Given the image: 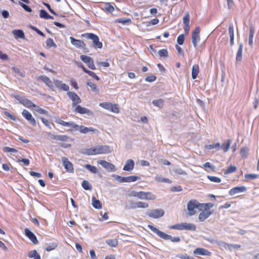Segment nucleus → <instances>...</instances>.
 <instances>
[{
  "mask_svg": "<svg viewBox=\"0 0 259 259\" xmlns=\"http://www.w3.org/2000/svg\"><path fill=\"white\" fill-rule=\"evenodd\" d=\"M55 122L57 123L61 124L63 126L71 127V129L68 130L67 131L69 132H72L73 131H79L81 133L87 134L89 132H94L96 130V129H94L93 127H88L83 125H79L72 121L66 122L61 120L59 118H57L55 120Z\"/></svg>",
  "mask_w": 259,
  "mask_h": 259,
  "instance_id": "f257e3e1",
  "label": "nucleus"
},
{
  "mask_svg": "<svg viewBox=\"0 0 259 259\" xmlns=\"http://www.w3.org/2000/svg\"><path fill=\"white\" fill-rule=\"evenodd\" d=\"M147 227L152 232L156 234L159 237L165 240H170L173 242H179L181 240L179 237H172L171 235H168L162 231L159 230L157 228L152 225H148Z\"/></svg>",
  "mask_w": 259,
  "mask_h": 259,
  "instance_id": "f03ea898",
  "label": "nucleus"
},
{
  "mask_svg": "<svg viewBox=\"0 0 259 259\" xmlns=\"http://www.w3.org/2000/svg\"><path fill=\"white\" fill-rule=\"evenodd\" d=\"M81 37H84L88 39H91L93 41L91 47L94 48L101 49L103 47L102 42L99 41V37L93 33H85L82 34Z\"/></svg>",
  "mask_w": 259,
  "mask_h": 259,
  "instance_id": "7ed1b4c3",
  "label": "nucleus"
},
{
  "mask_svg": "<svg viewBox=\"0 0 259 259\" xmlns=\"http://www.w3.org/2000/svg\"><path fill=\"white\" fill-rule=\"evenodd\" d=\"M204 239L210 243H216L219 245L221 246L222 247H223L224 248L227 249H229L230 250L232 248L238 249L241 247V245L239 244H229L222 241L215 240L210 238L204 237Z\"/></svg>",
  "mask_w": 259,
  "mask_h": 259,
  "instance_id": "20e7f679",
  "label": "nucleus"
},
{
  "mask_svg": "<svg viewBox=\"0 0 259 259\" xmlns=\"http://www.w3.org/2000/svg\"><path fill=\"white\" fill-rule=\"evenodd\" d=\"M168 228L170 229H176L178 230H188L195 231L196 226L194 224L191 223H181L174 225L169 226Z\"/></svg>",
  "mask_w": 259,
  "mask_h": 259,
  "instance_id": "39448f33",
  "label": "nucleus"
},
{
  "mask_svg": "<svg viewBox=\"0 0 259 259\" xmlns=\"http://www.w3.org/2000/svg\"><path fill=\"white\" fill-rule=\"evenodd\" d=\"M203 208L204 204H201L196 200H190L187 203V209L190 215H193L195 214V208H198L200 210H202Z\"/></svg>",
  "mask_w": 259,
  "mask_h": 259,
  "instance_id": "423d86ee",
  "label": "nucleus"
},
{
  "mask_svg": "<svg viewBox=\"0 0 259 259\" xmlns=\"http://www.w3.org/2000/svg\"><path fill=\"white\" fill-rule=\"evenodd\" d=\"M12 97L19 101L20 103L27 108H34V107H35V104L33 103L30 100L17 94H12Z\"/></svg>",
  "mask_w": 259,
  "mask_h": 259,
  "instance_id": "0eeeda50",
  "label": "nucleus"
},
{
  "mask_svg": "<svg viewBox=\"0 0 259 259\" xmlns=\"http://www.w3.org/2000/svg\"><path fill=\"white\" fill-rule=\"evenodd\" d=\"M99 106L114 113H118L119 112L118 106L115 104H112L110 102H103L100 103Z\"/></svg>",
  "mask_w": 259,
  "mask_h": 259,
  "instance_id": "6e6552de",
  "label": "nucleus"
},
{
  "mask_svg": "<svg viewBox=\"0 0 259 259\" xmlns=\"http://www.w3.org/2000/svg\"><path fill=\"white\" fill-rule=\"evenodd\" d=\"M35 78L37 80L42 81L51 91H54L55 90L53 82L47 76L45 75H40L36 77Z\"/></svg>",
  "mask_w": 259,
  "mask_h": 259,
  "instance_id": "1a4fd4ad",
  "label": "nucleus"
},
{
  "mask_svg": "<svg viewBox=\"0 0 259 259\" xmlns=\"http://www.w3.org/2000/svg\"><path fill=\"white\" fill-rule=\"evenodd\" d=\"M200 28L199 26L196 27L194 30L192 32V42L195 48H197V43L200 39Z\"/></svg>",
  "mask_w": 259,
  "mask_h": 259,
  "instance_id": "9d476101",
  "label": "nucleus"
},
{
  "mask_svg": "<svg viewBox=\"0 0 259 259\" xmlns=\"http://www.w3.org/2000/svg\"><path fill=\"white\" fill-rule=\"evenodd\" d=\"M147 214L151 218L157 219L163 216L164 214V211L162 209L150 210L147 212Z\"/></svg>",
  "mask_w": 259,
  "mask_h": 259,
  "instance_id": "9b49d317",
  "label": "nucleus"
},
{
  "mask_svg": "<svg viewBox=\"0 0 259 259\" xmlns=\"http://www.w3.org/2000/svg\"><path fill=\"white\" fill-rule=\"evenodd\" d=\"M67 96L69 98L72 100V106L75 107L76 106L77 104H79L81 102V100L80 97L74 92H68Z\"/></svg>",
  "mask_w": 259,
  "mask_h": 259,
  "instance_id": "f8f14e48",
  "label": "nucleus"
},
{
  "mask_svg": "<svg viewBox=\"0 0 259 259\" xmlns=\"http://www.w3.org/2000/svg\"><path fill=\"white\" fill-rule=\"evenodd\" d=\"M61 160L63 165L66 171L70 173L73 172V165L70 161H69L68 159L65 157H62Z\"/></svg>",
  "mask_w": 259,
  "mask_h": 259,
  "instance_id": "ddd939ff",
  "label": "nucleus"
},
{
  "mask_svg": "<svg viewBox=\"0 0 259 259\" xmlns=\"http://www.w3.org/2000/svg\"><path fill=\"white\" fill-rule=\"evenodd\" d=\"M74 112L81 114H85L89 116L94 115V112L92 111L85 107H83L80 105H77L76 106V108L74 109Z\"/></svg>",
  "mask_w": 259,
  "mask_h": 259,
  "instance_id": "4468645a",
  "label": "nucleus"
},
{
  "mask_svg": "<svg viewBox=\"0 0 259 259\" xmlns=\"http://www.w3.org/2000/svg\"><path fill=\"white\" fill-rule=\"evenodd\" d=\"M22 116L29 122L31 125L35 126L36 124L35 119L33 117L31 114L27 110L24 109L22 112Z\"/></svg>",
  "mask_w": 259,
  "mask_h": 259,
  "instance_id": "2eb2a0df",
  "label": "nucleus"
},
{
  "mask_svg": "<svg viewBox=\"0 0 259 259\" xmlns=\"http://www.w3.org/2000/svg\"><path fill=\"white\" fill-rule=\"evenodd\" d=\"M98 162L109 172L115 171L116 170L115 165L111 163L104 160H101Z\"/></svg>",
  "mask_w": 259,
  "mask_h": 259,
  "instance_id": "dca6fc26",
  "label": "nucleus"
},
{
  "mask_svg": "<svg viewBox=\"0 0 259 259\" xmlns=\"http://www.w3.org/2000/svg\"><path fill=\"white\" fill-rule=\"evenodd\" d=\"M25 235L34 244H36L38 241L35 234L28 228L25 229Z\"/></svg>",
  "mask_w": 259,
  "mask_h": 259,
  "instance_id": "f3484780",
  "label": "nucleus"
},
{
  "mask_svg": "<svg viewBox=\"0 0 259 259\" xmlns=\"http://www.w3.org/2000/svg\"><path fill=\"white\" fill-rule=\"evenodd\" d=\"M99 154H107L111 153L113 149L108 145L98 146Z\"/></svg>",
  "mask_w": 259,
  "mask_h": 259,
  "instance_id": "a211bd4d",
  "label": "nucleus"
},
{
  "mask_svg": "<svg viewBox=\"0 0 259 259\" xmlns=\"http://www.w3.org/2000/svg\"><path fill=\"white\" fill-rule=\"evenodd\" d=\"M246 191V188L245 186H242L240 187H236L231 189L229 192V194L230 196L234 195L235 194L244 192Z\"/></svg>",
  "mask_w": 259,
  "mask_h": 259,
  "instance_id": "6ab92c4d",
  "label": "nucleus"
},
{
  "mask_svg": "<svg viewBox=\"0 0 259 259\" xmlns=\"http://www.w3.org/2000/svg\"><path fill=\"white\" fill-rule=\"evenodd\" d=\"M193 253L195 255H210L211 253L208 250L202 248H197L194 251Z\"/></svg>",
  "mask_w": 259,
  "mask_h": 259,
  "instance_id": "aec40b11",
  "label": "nucleus"
},
{
  "mask_svg": "<svg viewBox=\"0 0 259 259\" xmlns=\"http://www.w3.org/2000/svg\"><path fill=\"white\" fill-rule=\"evenodd\" d=\"M70 39L71 44L77 48L81 49L82 47H84V46H86L85 44L82 40L76 39L73 37H70Z\"/></svg>",
  "mask_w": 259,
  "mask_h": 259,
  "instance_id": "412c9836",
  "label": "nucleus"
},
{
  "mask_svg": "<svg viewBox=\"0 0 259 259\" xmlns=\"http://www.w3.org/2000/svg\"><path fill=\"white\" fill-rule=\"evenodd\" d=\"M211 214V211L209 210H203L199 214L198 219L199 221L203 222L205 219L208 218Z\"/></svg>",
  "mask_w": 259,
  "mask_h": 259,
  "instance_id": "4be33fe9",
  "label": "nucleus"
},
{
  "mask_svg": "<svg viewBox=\"0 0 259 259\" xmlns=\"http://www.w3.org/2000/svg\"><path fill=\"white\" fill-rule=\"evenodd\" d=\"M135 163L134 160L132 159H128L126 160L124 166H123V169L125 171H131L134 168Z\"/></svg>",
  "mask_w": 259,
  "mask_h": 259,
  "instance_id": "5701e85b",
  "label": "nucleus"
},
{
  "mask_svg": "<svg viewBox=\"0 0 259 259\" xmlns=\"http://www.w3.org/2000/svg\"><path fill=\"white\" fill-rule=\"evenodd\" d=\"M146 195V192L144 191H140L137 192L135 191H133L131 192V195L133 197H136L142 200H146V198L145 197Z\"/></svg>",
  "mask_w": 259,
  "mask_h": 259,
  "instance_id": "b1692460",
  "label": "nucleus"
},
{
  "mask_svg": "<svg viewBox=\"0 0 259 259\" xmlns=\"http://www.w3.org/2000/svg\"><path fill=\"white\" fill-rule=\"evenodd\" d=\"M255 32V27L252 24H250L249 26V34L248 38V44L250 46L253 45V37Z\"/></svg>",
  "mask_w": 259,
  "mask_h": 259,
  "instance_id": "393cba45",
  "label": "nucleus"
},
{
  "mask_svg": "<svg viewBox=\"0 0 259 259\" xmlns=\"http://www.w3.org/2000/svg\"><path fill=\"white\" fill-rule=\"evenodd\" d=\"M12 33L16 39L25 38V34L21 29H16L12 31Z\"/></svg>",
  "mask_w": 259,
  "mask_h": 259,
  "instance_id": "a878e982",
  "label": "nucleus"
},
{
  "mask_svg": "<svg viewBox=\"0 0 259 259\" xmlns=\"http://www.w3.org/2000/svg\"><path fill=\"white\" fill-rule=\"evenodd\" d=\"M242 50H243V44L242 43H240L239 44V48L238 49L236 57V62H240L242 59Z\"/></svg>",
  "mask_w": 259,
  "mask_h": 259,
  "instance_id": "bb28decb",
  "label": "nucleus"
},
{
  "mask_svg": "<svg viewBox=\"0 0 259 259\" xmlns=\"http://www.w3.org/2000/svg\"><path fill=\"white\" fill-rule=\"evenodd\" d=\"M231 141L230 139L226 140L222 145H220V148L223 150L225 152H227L229 151Z\"/></svg>",
  "mask_w": 259,
  "mask_h": 259,
  "instance_id": "cd10ccee",
  "label": "nucleus"
},
{
  "mask_svg": "<svg viewBox=\"0 0 259 259\" xmlns=\"http://www.w3.org/2000/svg\"><path fill=\"white\" fill-rule=\"evenodd\" d=\"M92 204L93 206L96 209H100L102 208L101 202L94 196L92 198Z\"/></svg>",
  "mask_w": 259,
  "mask_h": 259,
  "instance_id": "c85d7f7f",
  "label": "nucleus"
},
{
  "mask_svg": "<svg viewBox=\"0 0 259 259\" xmlns=\"http://www.w3.org/2000/svg\"><path fill=\"white\" fill-rule=\"evenodd\" d=\"M199 72V66L198 64L194 65L192 68V78L193 79L196 78Z\"/></svg>",
  "mask_w": 259,
  "mask_h": 259,
  "instance_id": "c756f323",
  "label": "nucleus"
},
{
  "mask_svg": "<svg viewBox=\"0 0 259 259\" xmlns=\"http://www.w3.org/2000/svg\"><path fill=\"white\" fill-rule=\"evenodd\" d=\"M39 17L46 20L54 19V17L49 15L45 10H41L39 12Z\"/></svg>",
  "mask_w": 259,
  "mask_h": 259,
  "instance_id": "7c9ffc66",
  "label": "nucleus"
},
{
  "mask_svg": "<svg viewBox=\"0 0 259 259\" xmlns=\"http://www.w3.org/2000/svg\"><path fill=\"white\" fill-rule=\"evenodd\" d=\"M140 179V177L135 176H132L126 177H124V182L123 183H131L133 182H135L138 180Z\"/></svg>",
  "mask_w": 259,
  "mask_h": 259,
  "instance_id": "2f4dec72",
  "label": "nucleus"
},
{
  "mask_svg": "<svg viewBox=\"0 0 259 259\" xmlns=\"http://www.w3.org/2000/svg\"><path fill=\"white\" fill-rule=\"evenodd\" d=\"M152 104L155 106L158 107L160 108H161L163 106L164 101L162 99H159L158 100H154L152 101Z\"/></svg>",
  "mask_w": 259,
  "mask_h": 259,
  "instance_id": "473e14b6",
  "label": "nucleus"
},
{
  "mask_svg": "<svg viewBox=\"0 0 259 259\" xmlns=\"http://www.w3.org/2000/svg\"><path fill=\"white\" fill-rule=\"evenodd\" d=\"M136 208V202L132 200H128V203L125 206V209H134Z\"/></svg>",
  "mask_w": 259,
  "mask_h": 259,
  "instance_id": "72a5a7b5",
  "label": "nucleus"
},
{
  "mask_svg": "<svg viewBox=\"0 0 259 259\" xmlns=\"http://www.w3.org/2000/svg\"><path fill=\"white\" fill-rule=\"evenodd\" d=\"M155 180L156 181H157V182H161V183H168V184H170L171 183V181L169 179L162 178L161 177H160L158 175H157L155 177Z\"/></svg>",
  "mask_w": 259,
  "mask_h": 259,
  "instance_id": "f704fd0d",
  "label": "nucleus"
},
{
  "mask_svg": "<svg viewBox=\"0 0 259 259\" xmlns=\"http://www.w3.org/2000/svg\"><path fill=\"white\" fill-rule=\"evenodd\" d=\"M84 167L93 174H97L98 172V169L95 166L87 164L84 165Z\"/></svg>",
  "mask_w": 259,
  "mask_h": 259,
  "instance_id": "c9c22d12",
  "label": "nucleus"
},
{
  "mask_svg": "<svg viewBox=\"0 0 259 259\" xmlns=\"http://www.w3.org/2000/svg\"><path fill=\"white\" fill-rule=\"evenodd\" d=\"M81 186L85 190H91L92 189L91 184L87 180H83L82 181Z\"/></svg>",
  "mask_w": 259,
  "mask_h": 259,
  "instance_id": "e433bc0d",
  "label": "nucleus"
},
{
  "mask_svg": "<svg viewBox=\"0 0 259 259\" xmlns=\"http://www.w3.org/2000/svg\"><path fill=\"white\" fill-rule=\"evenodd\" d=\"M103 10H104L106 12H109L111 13L114 10V7L111 5L109 3H106L104 8H103Z\"/></svg>",
  "mask_w": 259,
  "mask_h": 259,
  "instance_id": "4c0bfd02",
  "label": "nucleus"
},
{
  "mask_svg": "<svg viewBox=\"0 0 259 259\" xmlns=\"http://www.w3.org/2000/svg\"><path fill=\"white\" fill-rule=\"evenodd\" d=\"M106 243L111 247H115L117 244L118 241L115 239H109L106 240Z\"/></svg>",
  "mask_w": 259,
  "mask_h": 259,
  "instance_id": "58836bf2",
  "label": "nucleus"
},
{
  "mask_svg": "<svg viewBox=\"0 0 259 259\" xmlns=\"http://www.w3.org/2000/svg\"><path fill=\"white\" fill-rule=\"evenodd\" d=\"M136 208H146L148 207L149 205L148 203H147L146 202L138 201V202H136Z\"/></svg>",
  "mask_w": 259,
  "mask_h": 259,
  "instance_id": "ea45409f",
  "label": "nucleus"
},
{
  "mask_svg": "<svg viewBox=\"0 0 259 259\" xmlns=\"http://www.w3.org/2000/svg\"><path fill=\"white\" fill-rule=\"evenodd\" d=\"M249 149L247 147H244L240 149V154L243 158H246L248 155Z\"/></svg>",
  "mask_w": 259,
  "mask_h": 259,
  "instance_id": "a19ab883",
  "label": "nucleus"
},
{
  "mask_svg": "<svg viewBox=\"0 0 259 259\" xmlns=\"http://www.w3.org/2000/svg\"><path fill=\"white\" fill-rule=\"evenodd\" d=\"M117 22L123 24H129L132 22V20L130 18H122L117 20Z\"/></svg>",
  "mask_w": 259,
  "mask_h": 259,
  "instance_id": "79ce46f5",
  "label": "nucleus"
},
{
  "mask_svg": "<svg viewBox=\"0 0 259 259\" xmlns=\"http://www.w3.org/2000/svg\"><path fill=\"white\" fill-rule=\"evenodd\" d=\"M237 167L235 166H230L224 172V174L227 175L230 173L234 172L236 171Z\"/></svg>",
  "mask_w": 259,
  "mask_h": 259,
  "instance_id": "37998d69",
  "label": "nucleus"
},
{
  "mask_svg": "<svg viewBox=\"0 0 259 259\" xmlns=\"http://www.w3.org/2000/svg\"><path fill=\"white\" fill-rule=\"evenodd\" d=\"M57 244L56 243H52L50 244H49L48 245H47V246H46L45 249L47 251H52L54 249H55L57 247Z\"/></svg>",
  "mask_w": 259,
  "mask_h": 259,
  "instance_id": "c03bdc74",
  "label": "nucleus"
},
{
  "mask_svg": "<svg viewBox=\"0 0 259 259\" xmlns=\"http://www.w3.org/2000/svg\"><path fill=\"white\" fill-rule=\"evenodd\" d=\"M34 110L38 113L42 114H46L47 115L48 114V111L43 109L42 108L39 107V106L35 105V107H34Z\"/></svg>",
  "mask_w": 259,
  "mask_h": 259,
  "instance_id": "a18cd8bd",
  "label": "nucleus"
},
{
  "mask_svg": "<svg viewBox=\"0 0 259 259\" xmlns=\"http://www.w3.org/2000/svg\"><path fill=\"white\" fill-rule=\"evenodd\" d=\"M80 59L85 64H88V63H90V62L91 60H93V59L91 58V57L85 56V55H81L80 56Z\"/></svg>",
  "mask_w": 259,
  "mask_h": 259,
  "instance_id": "49530a36",
  "label": "nucleus"
},
{
  "mask_svg": "<svg viewBox=\"0 0 259 259\" xmlns=\"http://www.w3.org/2000/svg\"><path fill=\"white\" fill-rule=\"evenodd\" d=\"M46 45L48 48H51L54 47V48H57V45L54 43L53 39L49 38L47 39L46 41Z\"/></svg>",
  "mask_w": 259,
  "mask_h": 259,
  "instance_id": "de8ad7c7",
  "label": "nucleus"
},
{
  "mask_svg": "<svg viewBox=\"0 0 259 259\" xmlns=\"http://www.w3.org/2000/svg\"><path fill=\"white\" fill-rule=\"evenodd\" d=\"M87 85L91 88L92 91L94 92H97L99 91L96 84H95L94 83L91 81H89L87 82Z\"/></svg>",
  "mask_w": 259,
  "mask_h": 259,
  "instance_id": "09e8293b",
  "label": "nucleus"
},
{
  "mask_svg": "<svg viewBox=\"0 0 259 259\" xmlns=\"http://www.w3.org/2000/svg\"><path fill=\"white\" fill-rule=\"evenodd\" d=\"M57 141L66 142L69 139V137L67 135H57Z\"/></svg>",
  "mask_w": 259,
  "mask_h": 259,
  "instance_id": "8fccbe9b",
  "label": "nucleus"
},
{
  "mask_svg": "<svg viewBox=\"0 0 259 259\" xmlns=\"http://www.w3.org/2000/svg\"><path fill=\"white\" fill-rule=\"evenodd\" d=\"M158 53L160 57L166 58L168 56V52L166 49H161L158 51Z\"/></svg>",
  "mask_w": 259,
  "mask_h": 259,
  "instance_id": "3c124183",
  "label": "nucleus"
},
{
  "mask_svg": "<svg viewBox=\"0 0 259 259\" xmlns=\"http://www.w3.org/2000/svg\"><path fill=\"white\" fill-rule=\"evenodd\" d=\"M173 171L176 174L180 175H187V172L180 168H175L173 169Z\"/></svg>",
  "mask_w": 259,
  "mask_h": 259,
  "instance_id": "603ef678",
  "label": "nucleus"
},
{
  "mask_svg": "<svg viewBox=\"0 0 259 259\" xmlns=\"http://www.w3.org/2000/svg\"><path fill=\"white\" fill-rule=\"evenodd\" d=\"M80 152L84 154V155H92V148H84V149H82L81 150V151Z\"/></svg>",
  "mask_w": 259,
  "mask_h": 259,
  "instance_id": "864d4df0",
  "label": "nucleus"
},
{
  "mask_svg": "<svg viewBox=\"0 0 259 259\" xmlns=\"http://www.w3.org/2000/svg\"><path fill=\"white\" fill-rule=\"evenodd\" d=\"M184 40L185 35L182 34L178 36L177 41L179 45H182L184 44Z\"/></svg>",
  "mask_w": 259,
  "mask_h": 259,
  "instance_id": "5fc2aeb1",
  "label": "nucleus"
},
{
  "mask_svg": "<svg viewBox=\"0 0 259 259\" xmlns=\"http://www.w3.org/2000/svg\"><path fill=\"white\" fill-rule=\"evenodd\" d=\"M207 178L211 182L214 183H220L221 182V179L215 176H207Z\"/></svg>",
  "mask_w": 259,
  "mask_h": 259,
  "instance_id": "6e6d98bb",
  "label": "nucleus"
},
{
  "mask_svg": "<svg viewBox=\"0 0 259 259\" xmlns=\"http://www.w3.org/2000/svg\"><path fill=\"white\" fill-rule=\"evenodd\" d=\"M244 177L249 179H255L259 178V175L254 174H245Z\"/></svg>",
  "mask_w": 259,
  "mask_h": 259,
  "instance_id": "4d7b16f0",
  "label": "nucleus"
},
{
  "mask_svg": "<svg viewBox=\"0 0 259 259\" xmlns=\"http://www.w3.org/2000/svg\"><path fill=\"white\" fill-rule=\"evenodd\" d=\"M12 69L13 70L14 72L20 75L21 77H25V74L20 71V69L15 67H13Z\"/></svg>",
  "mask_w": 259,
  "mask_h": 259,
  "instance_id": "13d9d810",
  "label": "nucleus"
},
{
  "mask_svg": "<svg viewBox=\"0 0 259 259\" xmlns=\"http://www.w3.org/2000/svg\"><path fill=\"white\" fill-rule=\"evenodd\" d=\"M4 151L5 152H9V153H16L18 152L17 150L15 148H11L9 147H5L4 148Z\"/></svg>",
  "mask_w": 259,
  "mask_h": 259,
  "instance_id": "bf43d9fd",
  "label": "nucleus"
},
{
  "mask_svg": "<svg viewBox=\"0 0 259 259\" xmlns=\"http://www.w3.org/2000/svg\"><path fill=\"white\" fill-rule=\"evenodd\" d=\"M19 5L21 6L26 11L28 12H31L32 11L31 8L27 5L22 2H19Z\"/></svg>",
  "mask_w": 259,
  "mask_h": 259,
  "instance_id": "052dcab7",
  "label": "nucleus"
},
{
  "mask_svg": "<svg viewBox=\"0 0 259 259\" xmlns=\"http://www.w3.org/2000/svg\"><path fill=\"white\" fill-rule=\"evenodd\" d=\"M145 197L146 198V200H154L156 198V196L155 195L153 194L151 192H146V195Z\"/></svg>",
  "mask_w": 259,
  "mask_h": 259,
  "instance_id": "680f3d73",
  "label": "nucleus"
},
{
  "mask_svg": "<svg viewBox=\"0 0 259 259\" xmlns=\"http://www.w3.org/2000/svg\"><path fill=\"white\" fill-rule=\"evenodd\" d=\"M112 177L113 178H114L115 180L117 181L120 183H123V182H124V180H123L124 177H121L118 175H115V174L112 175Z\"/></svg>",
  "mask_w": 259,
  "mask_h": 259,
  "instance_id": "e2e57ef3",
  "label": "nucleus"
},
{
  "mask_svg": "<svg viewBox=\"0 0 259 259\" xmlns=\"http://www.w3.org/2000/svg\"><path fill=\"white\" fill-rule=\"evenodd\" d=\"M43 4L48 8V9L49 10V11H50V12L51 13H52V14L54 15H56V16H58V14L57 13H56L51 7V6L48 4V3H44Z\"/></svg>",
  "mask_w": 259,
  "mask_h": 259,
  "instance_id": "0e129e2a",
  "label": "nucleus"
},
{
  "mask_svg": "<svg viewBox=\"0 0 259 259\" xmlns=\"http://www.w3.org/2000/svg\"><path fill=\"white\" fill-rule=\"evenodd\" d=\"M4 114L13 121H15L16 120V118L14 115L6 110L4 111Z\"/></svg>",
  "mask_w": 259,
  "mask_h": 259,
  "instance_id": "69168bd1",
  "label": "nucleus"
},
{
  "mask_svg": "<svg viewBox=\"0 0 259 259\" xmlns=\"http://www.w3.org/2000/svg\"><path fill=\"white\" fill-rule=\"evenodd\" d=\"M183 23L184 25L189 24L190 21V16L188 13L183 17Z\"/></svg>",
  "mask_w": 259,
  "mask_h": 259,
  "instance_id": "338daca9",
  "label": "nucleus"
},
{
  "mask_svg": "<svg viewBox=\"0 0 259 259\" xmlns=\"http://www.w3.org/2000/svg\"><path fill=\"white\" fill-rule=\"evenodd\" d=\"M203 166L205 168H209L211 170H214L215 167L214 165L211 164L210 163L208 162H205L204 164H203Z\"/></svg>",
  "mask_w": 259,
  "mask_h": 259,
  "instance_id": "774afa93",
  "label": "nucleus"
}]
</instances>
